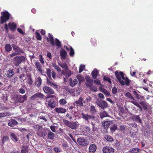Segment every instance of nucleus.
<instances>
[{"label":"nucleus","mask_w":153,"mask_h":153,"mask_svg":"<svg viewBox=\"0 0 153 153\" xmlns=\"http://www.w3.org/2000/svg\"><path fill=\"white\" fill-rule=\"evenodd\" d=\"M1 14L0 24H3L6 23L10 19V14L7 11H5L1 12Z\"/></svg>","instance_id":"obj_1"},{"label":"nucleus","mask_w":153,"mask_h":153,"mask_svg":"<svg viewBox=\"0 0 153 153\" xmlns=\"http://www.w3.org/2000/svg\"><path fill=\"white\" fill-rule=\"evenodd\" d=\"M114 73L116 77L121 85H124L125 82L121 79H122L123 80H124L125 76L124 73L122 71L119 72L117 71H116Z\"/></svg>","instance_id":"obj_2"},{"label":"nucleus","mask_w":153,"mask_h":153,"mask_svg":"<svg viewBox=\"0 0 153 153\" xmlns=\"http://www.w3.org/2000/svg\"><path fill=\"white\" fill-rule=\"evenodd\" d=\"M25 60V58L24 56H16L13 59V62L15 66H18Z\"/></svg>","instance_id":"obj_3"},{"label":"nucleus","mask_w":153,"mask_h":153,"mask_svg":"<svg viewBox=\"0 0 153 153\" xmlns=\"http://www.w3.org/2000/svg\"><path fill=\"white\" fill-rule=\"evenodd\" d=\"M125 96L128 97L129 98L132 100H133L131 101V102L139 108L140 111H142V107H141L139 103L136 101L135 100L134 98V97L130 92H127L125 94Z\"/></svg>","instance_id":"obj_4"},{"label":"nucleus","mask_w":153,"mask_h":153,"mask_svg":"<svg viewBox=\"0 0 153 153\" xmlns=\"http://www.w3.org/2000/svg\"><path fill=\"white\" fill-rule=\"evenodd\" d=\"M63 123L67 126L70 128L72 129H76L77 127V124L76 122H70L66 120H64Z\"/></svg>","instance_id":"obj_5"},{"label":"nucleus","mask_w":153,"mask_h":153,"mask_svg":"<svg viewBox=\"0 0 153 153\" xmlns=\"http://www.w3.org/2000/svg\"><path fill=\"white\" fill-rule=\"evenodd\" d=\"M27 96L25 94L23 96L21 95H16L15 96L14 100L15 102L20 103H23L25 100H27Z\"/></svg>","instance_id":"obj_6"},{"label":"nucleus","mask_w":153,"mask_h":153,"mask_svg":"<svg viewBox=\"0 0 153 153\" xmlns=\"http://www.w3.org/2000/svg\"><path fill=\"white\" fill-rule=\"evenodd\" d=\"M81 115L82 119L88 122H89V120H94L95 118V116L93 115L83 113H81Z\"/></svg>","instance_id":"obj_7"},{"label":"nucleus","mask_w":153,"mask_h":153,"mask_svg":"<svg viewBox=\"0 0 153 153\" xmlns=\"http://www.w3.org/2000/svg\"><path fill=\"white\" fill-rule=\"evenodd\" d=\"M78 143L82 146H85L88 144V141L85 137H81L77 140Z\"/></svg>","instance_id":"obj_8"},{"label":"nucleus","mask_w":153,"mask_h":153,"mask_svg":"<svg viewBox=\"0 0 153 153\" xmlns=\"http://www.w3.org/2000/svg\"><path fill=\"white\" fill-rule=\"evenodd\" d=\"M96 103L97 105L98 106L103 109L107 108L108 106L107 103L104 100H100V101H97Z\"/></svg>","instance_id":"obj_9"},{"label":"nucleus","mask_w":153,"mask_h":153,"mask_svg":"<svg viewBox=\"0 0 153 153\" xmlns=\"http://www.w3.org/2000/svg\"><path fill=\"white\" fill-rule=\"evenodd\" d=\"M48 128H42L37 133V134L40 137H45L47 133Z\"/></svg>","instance_id":"obj_10"},{"label":"nucleus","mask_w":153,"mask_h":153,"mask_svg":"<svg viewBox=\"0 0 153 153\" xmlns=\"http://www.w3.org/2000/svg\"><path fill=\"white\" fill-rule=\"evenodd\" d=\"M114 150L112 147L106 146L102 148L103 153H113Z\"/></svg>","instance_id":"obj_11"},{"label":"nucleus","mask_w":153,"mask_h":153,"mask_svg":"<svg viewBox=\"0 0 153 153\" xmlns=\"http://www.w3.org/2000/svg\"><path fill=\"white\" fill-rule=\"evenodd\" d=\"M48 102L47 106L51 108H54L56 105V102L53 100H48L46 101Z\"/></svg>","instance_id":"obj_12"},{"label":"nucleus","mask_w":153,"mask_h":153,"mask_svg":"<svg viewBox=\"0 0 153 153\" xmlns=\"http://www.w3.org/2000/svg\"><path fill=\"white\" fill-rule=\"evenodd\" d=\"M12 47L13 50L16 53H24V51L19 46L14 44L12 45Z\"/></svg>","instance_id":"obj_13"},{"label":"nucleus","mask_w":153,"mask_h":153,"mask_svg":"<svg viewBox=\"0 0 153 153\" xmlns=\"http://www.w3.org/2000/svg\"><path fill=\"white\" fill-rule=\"evenodd\" d=\"M43 89L44 92L46 94H53L54 93V91L53 89L47 86H44Z\"/></svg>","instance_id":"obj_14"},{"label":"nucleus","mask_w":153,"mask_h":153,"mask_svg":"<svg viewBox=\"0 0 153 153\" xmlns=\"http://www.w3.org/2000/svg\"><path fill=\"white\" fill-rule=\"evenodd\" d=\"M45 96L41 93H37L36 94L33 95L31 97V100H34L37 98H40L45 99Z\"/></svg>","instance_id":"obj_15"},{"label":"nucleus","mask_w":153,"mask_h":153,"mask_svg":"<svg viewBox=\"0 0 153 153\" xmlns=\"http://www.w3.org/2000/svg\"><path fill=\"white\" fill-rule=\"evenodd\" d=\"M47 138L48 140H52L54 139L55 134L48 129Z\"/></svg>","instance_id":"obj_16"},{"label":"nucleus","mask_w":153,"mask_h":153,"mask_svg":"<svg viewBox=\"0 0 153 153\" xmlns=\"http://www.w3.org/2000/svg\"><path fill=\"white\" fill-rule=\"evenodd\" d=\"M35 65L37 70L42 75L43 71L42 70V68L41 66L40 63L39 62H36L35 63Z\"/></svg>","instance_id":"obj_17"},{"label":"nucleus","mask_w":153,"mask_h":153,"mask_svg":"<svg viewBox=\"0 0 153 153\" xmlns=\"http://www.w3.org/2000/svg\"><path fill=\"white\" fill-rule=\"evenodd\" d=\"M46 39L48 42H50L51 44L53 46L54 45V39L53 36L50 33L48 34V37H46Z\"/></svg>","instance_id":"obj_18"},{"label":"nucleus","mask_w":153,"mask_h":153,"mask_svg":"<svg viewBox=\"0 0 153 153\" xmlns=\"http://www.w3.org/2000/svg\"><path fill=\"white\" fill-rule=\"evenodd\" d=\"M54 110L57 114H64L66 112V109L62 107L56 108Z\"/></svg>","instance_id":"obj_19"},{"label":"nucleus","mask_w":153,"mask_h":153,"mask_svg":"<svg viewBox=\"0 0 153 153\" xmlns=\"http://www.w3.org/2000/svg\"><path fill=\"white\" fill-rule=\"evenodd\" d=\"M59 54L60 58L62 59H65L67 55V53L65 50L62 49L60 50Z\"/></svg>","instance_id":"obj_20"},{"label":"nucleus","mask_w":153,"mask_h":153,"mask_svg":"<svg viewBox=\"0 0 153 153\" xmlns=\"http://www.w3.org/2000/svg\"><path fill=\"white\" fill-rule=\"evenodd\" d=\"M97 149V146L95 144H91L89 148V151L90 153H94Z\"/></svg>","instance_id":"obj_21"},{"label":"nucleus","mask_w":153,"mask_h":153,"mask_svg":"<svg viewBox=\"0 0 153 153\" xmlns=\"http://www.w3.org/2000/svg\"><path fill=\"white\" fill-rule=\"evenodd\" d=\"M8 26L10 30L14 32L17 28L16 25L14 22H9L8 24Z\"/></svg>","instance_id":"obj_22"},{"label":"nucleus","mask_w":153,"mask_h":153,"mask_svg":"<svg viewBox=\"0 0 153 153\" xmlns=\"http://www.w3.org/2000/svg\"><path fill=\"white\" fill-rule=\"evenodd\" d=\"M99 74V72L97 68H95L91 72V75L94 79H96Z\"/></svg>","instance_id":"obj_23"},{"label":"nucleus","mask_w":153,"mask_h":153,"mask_svg":"<svg viewBox=\"0 0 153 153\" xmlns=\"http://www.w3.org/2000/svg\"><path fill=\"white\" fill-rule=\"evenodd\" d=\"M35 85L37 86H40L42 83V80L40 76H38L37 78H36L35 81Z\"/></svg>","instance_id":"obj_24"},{"label":"nucleus","mask_w":153,"mask_h":153,"mask_svg":"<svg viewBox=\"0 0 153 153\" xmlns=\"http://www.w3.org/2000/svg\"><path fill=\"white\" fill-rule=\"evenodd\" d=\"M111 124H112V122L111 121H107L103 123L102 125L104 128L105 129H107L109 127V126Z\"/></svg>","instance_id":"obj_25"},{"label":"nucleus","mask_w":153,"mask_h":153,"mask_svg":"<svg viewBox=\"0 0 153 153\" xmlns=\"http://www.w3.org/2000/svg\"><path fill=\"white\" fill-rule=\"evenodd\" d=\"M6 72V75L9 78L13 76L14 74L13 69H9Z\"/></svg>","instance_id":"obj_26"},{"label":"nucleus","mask_w":153,"mask_h":153,"mask_svg":"<svg viewBox=\"0 0 153 153\" xmlns=\"http://www.w3.org/2000/svg\"><path fill=\"white\" fill-rule=\"evenodd\" d=\"M27 83L30 85H32L33 83V81L31 77V74L30 73H28L27 74Z\"/></svg>","instance_id":"obj_27"},{"label":"nucleus","mask_w":153,"mask_h":153,"mask_svg":"<svg viewBox=\"0 0 153 153\" xmlns=\"http://www.w3.org/2000/svg\"><path fill=\"white\" fill-rule=\"evenodd\" d=\"M18 124V122L15 120L11 119L10 121L8 123V125L9 126L13 127Z\"/></svg>","instance_id":"obj_28"},{"label":"nucleus","mask_w":153,"mask_h":153,"mask_svg":"<svg viewBox=\"0 0 153 153\" xmlns=\"http://www.w3.org/2000/svg\"><path fill=\"white\" fill-rule=\"evenodd\" d=\"M132 120L137 122L141 123V120L139 115H134L131 117Z\"/></svg>","instance_id":"obj_29"},{"label":"nucleus","mask_w":153,"mask_h":153,"mask_svg":"<svg viewBox=\"0 0 153 153\" xmlns=\"http://www.w3.org/2000/svg\"><path fill=\"white\" fill-rule=\"evenodd\" d=\"M47 84L54 88H58L57 85L55 83H53L50 81L48 78L47 79Z\"/></svg>","instance_id":"obj_30"},{"label":"nucleus","mask_w":153,"mask_h":153,"mask_svg":"<svg viewBox=\"0 0 153 153\" xmlns=\"http://www.w3.org/2000/svg\"><path fill=\"white\" fill-rule=\"evenodd\" d=\"M5 51L6 52H9L12 50V47L9 44H7L4 46Z\"/></svg>","instance_id":"obj_31"},{"label":"nucleus","mask_w":153,"mask_h":153,"mask_svg":"<svg viewBox=\"0 0 153 153\" xmlns=\"http://www.w3.org/2000/svg\"><path fill=\"white\" fill-rule=\"evenodd\" d=\"M139 104H140L143 107V108L145 110H146L148 109L147 103L143 101H140L139 102Z\"/></svg>","instance_id":"obj_32"},{"label":"nucleus","mask_w":153,"mask_h":153,"mask_svg":"<svg viewBox=\"0 0 153 153\" xmlns=\"http://www.w3.org/2000/svg\"><path fill=\"white\" fill-rule=\"evenodd\" d=\"M83 99L81 97L79 98V100L76 101L75 103L77 104V106L80 105L81 106H82L83 105L82 103Z\"/></svg>","instance_id":"obj_33"},{"label":"nucleus","mask_w":153,"mask_h":153,"mask_svg":"<svg viewBox=\"0 0 153 153\" xmlns=\"http://www.w3.org/2000/svg\"><path fill=\"white\" fill-rule=\"evenodd\" d=\"M10 115L11 114L9 112L4 111L3 112L0 113V118L9 116H10Z\"/></svg>","instance_id":"obj_34"},{"label":"nucleus","mask_w":153,"mask_h":153,"mask_svg":"<svg viewBox=\"0 0 153 153\" xmlns=\"http://www.w3.org/2000/svg\"><path fill=\"white\" fill-rule=\"evenodd\" d=\"M65 71V72H64L63 71H62V74L65 77H69L71 75V74L70 71H69L68 69V70Z\"/></svg>","instance_id":"obj_35"},{"label":"nucleus","mask_w":153,"mask_h":153,"mask_svg":"<svg viewBox=\"0 0 153 153\" xmlns=\"http://www.w3.org/2000/svg\"><path fill=\"white\" fill-rule=\"evenodd\" d=\"M86 82L85 83L86 85H88L89 84L93 83V79H91L89 77L87 76L85 77Z\"/></svg>","instance_id":"obj_36"},{"label":"nucleus","mask_w":153,"mask_h":153,"mask_svg":"<svg viewBox=\"0 0 153 153\" xmlns=\"http://www.w3.org/2000/svg\"><path fill=\"white\" fill-rule=\"evenodd\" d=\"M55 45L58 48H61L62 46L61 42L57 38L55 39L54 45Z\"/></svg>","instance_id":"obj_37"},{"label":"nucleus","mask_w":153,"mask_h":153,"mask_svg":"<svg viewBox=\"0 0 153 153\" xmlns=\"http://www.w3.org/2000/svg\"><path fill=\"white\" fill-rule=\"evenodd\" d=\"M86 86L89 87L91 91L94 92H96L97 91V88L93 85V83H91V84L88 85H87Z\"/></svg>","instance_id":"obj_38"},{"label":"nucleus","mask_w":153,"mask_h":153,"mask_svg":"<svg viewBox=\"0 0 153 153\" xmlns=\"http://www.w3.org/2000/svg\"><path fill=\"white\" fill-rule=\"evenodd\" d=\"M58 65L61 67L62 68L64 69L65 70H68V66L65 63H62L60 62H58Z\"/></svg>","instance_id":"obj_39"},{"label":"nucleus","mask_w":153,"mask_h":153,"mask_svg":"<svg viewBox=\"0 0 153 153\" xmlns=\"http://www.w3.org/2000/svg\"><path fill=\"white\" fill-rule=\"evenodd\" d=\"M32 127L36 131H37L36 133H38L39 131L42 127V126L38 125L33 126Z\"/></svg>","instance_id":"obj_40"},{"label":"nucleus","mask_w":153,"mask_h":153,"mask_svg":"<svg viewBox=\"0 0 153 153\" xmlns=\"http://www.w3.org/2000/svg\"><path fill=\"white\" fill-rule=\"evenodd\" d=\"M76 78L78 80L79 83L83 82L84 80V78L83 76L81 74H78L76 76Z\"/></svg>","instance_id":"obj_41"},{"label":"nucleus","mask_w":153,"mask_h":153,"mask_svg":"<svg viewBox=\"0 0 153 153\" xmlns=\"http://www.w3.org/2000/svg\"><path fill=\"white\" fill-rule=\"evenodd\" d=\"M140 150V149L138 148H133L130 149L129 152L131 153H137Z\"/></svg>","instance_id":"obj_42"},{"label":"nucleus","mask_w":153,"mask_h":153,"mask_svg":"<svg viewBox=\"0 0 153 153\" xmlns=\"http://www.w3.org/2000/svg\"><path fill=\"white\" fill-rule=\"evenodd\" d=\"M104 138L108 141L112 142L113 140V139L111 136L109 135H105L104 137Z\"/></svg>","instance_id":"obj_43"},{"label":"nucleus","mask_w":153,"mask_h":153,"mask_svg":"<svg viewBox=\"0 0 153 153\" xmlns=\"http://www.w3.org/2000/svg\"><path fill=\"white\" fill-rule=\"evenodd\" d=\"M100 117L102 119L105 117H107L108 116V114L105 111H103V112L100 113Z\"/></svg>","instance_id":"obj_44"},{"label":"nucleus","mask_w":153,"mask_h":153,"mask_svg":"<svg viewBox=\"0 0 153 153\" xmlns=\"http://www.w3.org/2000/svg\"><path fill=\"white\" fill-rule=\"evenodd\" d=\"M90 111L91 113L92 114H95L97 112L95 107L94 106H91Z\"/></svg>","instance_id":"obj_45"},{"label":"nucleus","mask_w":153,"mask_h":153,"mask_svg":"<svg viewBox=\"0 0 153 153\" xmlns=\"http://www.w3.org/2000/svg\"><path fill=\"white\" fill-rule=\"evenodd\" d=\"M52 65L58 72H60L61 71L60 68L56 63H52Z\"/></svg>","instance_id":"obj_46"},{"label":"nucleus","mask_w":153,"mask_h":153,"mask_svg":"<svg viewBox=\"0 0 153 153\" xmlns=\"http://www.w3.org/2000/svg\"><path fill=\"white\" fill-rule=\"evenodd\" d=\"M10 137L11 139L13 140H14L16 142L18 141V139L15 134L13 133H12L10 134Z\"/></svg>","instance_id":"obj_47"},{"label":"nucleus","mask_w":153,"mask_h":153,"mask_svg":"<svg viewBox=\"0 0 153 153\" xmlns=\"http://www.w3.org/2000/svg\"><path fill=\"white\" fill-rule=\"evenodd\" d=\"M35 34L36 38L38 40H42V38L39 33L36 31L35 32Z\"/></svg>","instance_id":"obj_48"},{"label":"nucleus","mask_w":153,"mask_h":153,"mask_svg":"<svg viewBox=\"0 0 153 153\" xmlns=\"http://www.w3.org/2000/svg\"><path fill=\"white\" fill-rule=\"evenodd\" d=\"M77 83V80L76 79H74L73 81L70 82V85L71 86L74 87L75 86Z\"/></svg>","instance_id":"obj_49"},{"label":"nucleus","mask_w":153,"mask_h":153,"mask_svg":"<svg viewBox=\"0 0 153 153\" xmlns=\"http://www.w3.org/2000/svg\"><path fill=\"white\" fill-rule=\"evenodd\" d=\"M9 139V138L7 136H4L1 140L2 143L3 144H4L6 141L8 140Z\"/></svg>","instance_id":"obj_50"},{"label":"nucleus","mask_w":153,"mask_h":153,"mask_svg":"<svg viewBox=\"0 0 153 153\" xmlns=\"http://www.w3.org/2000/svg\"><path fill=\"white\" fill-rule=\"evenodd\" d=\"M92 45L94 46H96L98 42L97 41L96 39L95 38H92L91 40Z\"/></svg>","instance_id":"obj_51"},{"label":"nucleus","mask_w":153,"mask_h":153,"mask_svg":"<svg viewBox=\"0 0 153 153\" xmlns=\"http://www.w3.org/2000/svg\"><path fill=\"white\" fill-rule=\"evenodd\" d=\"M125 81V85L126 84L127 86H129L130 83V80L127 77H125L124 80Z\"/></svg>","instance_id":"obj_52"},{"label":"nucleus","mask_w":153,"mask_h":153,"mask_svg":"<svg viewBox=\"0 0 153 153\" xmlns=\"http://www.w3.org/2000/svg\"><path fill=\"white\" fill-rule=\"evenodd\" d=\"M74 54V51L73 48L71 46L70 47V51L69 55L71 56H73Z\"/></svg>","instance_id":"obj_53"},{"label":"nucleus","mask_w":153,"mask_h":153,"mask_svg":"<svg viewBox=\"0 0 153 153\" xmlns=\"http://www.w3.org/2000/svg\"><path fill=\"white\" fill-rule=\"evenodd\" d=\"M46 74L49 77V78L51 79H52V78L51 77V70L50 69H46Z\"/></svg>","instance_id":"obj_54"},{"label":"nucleus","mask_w":153,"mask_h":153,"mask_svg":"<svg viewBox=\"0 0 153 153\" xmlns=\"http://www.w3.org/2000/svg\"><path fill=\"white\" fill-rule=\"evenodd\" d=\"M59 102L61 105H64L66 104L67 102L66 100L64 99H62L59 100Z\"/></svg>","instance_id":"obj_55"},{"label":"nucleus","mask_w":153,"mask_h":153,"mask_svg":"<svg viewBox=\"0 0 153 153\" xmlns=\"http://www.w3.org/2000/svg\"><path fill=\"white\" fill-rule=\"evenodd\" d=\"M103 80L105 81H107L110 83H111V79L107 76H105L103 77Z\"/></svg>","instance_id":"obj_56"},{"label":"nucleus","mask_w":153,"mask_h":153,"mask_svg":"<svg viewBox=\"0 0 153 153\" xmlns=\"http://www.w3.org/2000/svg\"><path fill=\"white\" fill-rule=\"evenodd\" d=\"M117 128V126L116 124H114V125L110 128V129L111 131H114Z\"/></svg>","instance_id":"obj_57"},{"label":"nucleus","mask_w":153,"mask_h":153,"mask_svg":"<svg viewBox=\"0 0 153 153\" xmlns=\"http://www.w3.org/2000/svg\"><path fill=\"white\" fill-rule=\"evenodd\" d=\"M27 148L23 147L22 148V150L21 151V153H27Z\"/></svg>","instance_id":"obj_58"},{"label":"nucleus","mask_w":153,"mask_h":153,"mask_svg":"<svg viewBox=\"0 0 153 153\" xmlns=\"http://www.w3.org/2000/svg\"><path fill=\"white\" fill-rule=\"evenodd\" d=\"M85 67L83 65H81L79 67V73L82 72L85 69Z\"/></svg>","instance_id":"obj_59"},{"label":"nucleus","mask_w":153,"mask_h":153,"mask_svg":"<svg viewBox=\"0 0 153 153\" xmlns=\"http://www.w3.org/2000/svg\"><path fill=\"white\" fill-rule=\"evenodd\" d=\"M133 94L137 99L138 100L139 99V95L136 91H134L133 92Z\"/></svg>","instance_id":"obj_60"},{"label":"nucleus","mask_w":153,"mask_h":153,"mask_svg":"<svg viewBox=\"0 0 153 153\" xmlns=\"http://www.w3.org/2000/svg\"><path fill=\"white\" fill-rule=\"evenodd\" d=\"M100 90L101 91V92H102L104 93L106 95H107V96H109L110 95V93L108 91H107L105 90H103V91H102V89L101 88H101L100 87Z\"/></svg>","instance_id":"obj_61"},{"label":"nucleus","mask_w":153,"mask_h":153,"mask_svg":"<svg viewBox=\"0 0 153 153\" xmlns=\"http://www.w3.org/2000/svg\"><path fill=\"white\" fill-rule=\"evenodd\" d=\"M54 151L56 153L60 152H62V150L59 148L57 147H55L53 149Z\"/></svg>","instance_id":"obj_62"},{"label":"nucleus","mask_w":153,"mask_h":153,"mask_svg":"<svg viewBox=\"0 0 153 153\" xmlns=\"http://www.w3.org/2000/svg\"><path fill=\"white\" fill-rule=\"evenodd\" d=\"M39 60L40 61V62L42 64H44V62L43 60V59L42 55L41 54L39 55Z\"/></svg>","instance_id":"obj_63"},{"label":"nucleus","mask_w":153,"mask_h":153,"mask_svg":"<svg viewBox=\"0 0 153 153\" xmlns=\"http://www.w3.org/2000/svg\"><path fill=\"white\" fill-rule=\"evenodd\" d=\"M117 90L115 87H114L112 89V92L114 94H115L117 93Z\"/></svg>","instance_id":"obj_64"}]
</instances>
